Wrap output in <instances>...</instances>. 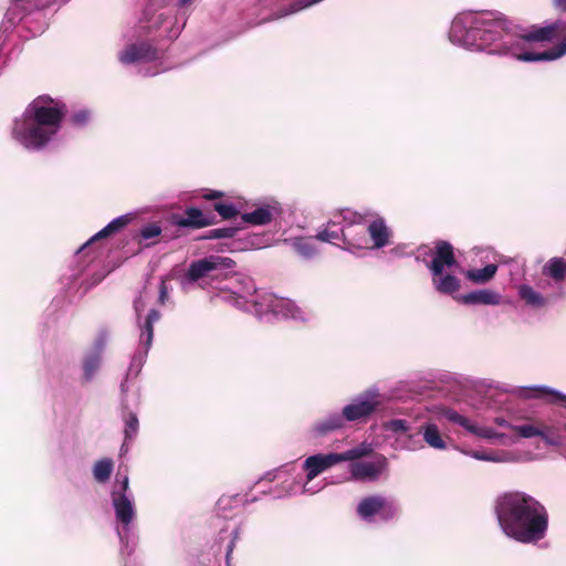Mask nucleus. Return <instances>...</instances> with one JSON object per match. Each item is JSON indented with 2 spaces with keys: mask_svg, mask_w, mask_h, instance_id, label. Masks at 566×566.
Returning <instances> with one entry per match:
<instances>
[{
  "mask_svg": "<svg viewBox=\"0 0 566 566\" xmlns=\"http://www.w3.org/2000/svg\"><path fill=\"white\" fill-rule=\"evenodd\" d=\"M565 30L566 22L562 20L524 30L497 11H463L451 21L448 35L452 44L467 50L535 62L554 61L566 54V35L544 52L530 51L533 42L551 41Z\"/></svg>",
  "mask_w": 566,
  "mask_h": 566,
  "instance_id": "obj_1",
  "label": "nucleus"
},
{
  "mask_svg": "<svg viewBox=\"0 0 566 566\" xmlns=\"http://www.w3.org/2000/svg\"><path fill=\"white\" fill-rule=\"evenodd\" d=\"M494 511L502 532L522 544H535L546 536L548 512L532 495L512 491L500 495Z\"/></svg>",
  "mask_w": 566,
  "mask_h": 566,
  "instance_id": "obj_2",
  "label": "nucleus"
},
{
  "mask_svg": "<svg viewBox=\"0 0 566 566\" xmlns=\"http://www.w3.org/2000/svg\"><path fill=\"white\" fill-rule=\"evenodd\" d=\"M144 18L139 25L124 33L125 45L117 53V59L125 66L156 62L161 57V51L150 42L149 34L156 33L158 38L175 40L185 28V20L178 21L170 9L155 11L149 6Z\"/></svg>",
  "mask_w": 566,
  "mask_h": 566,
  "instance_id": "obj_3",
  "label": "nucleus"
},
{
  "mask_svg": "<svg viewBox=\"0 0 566 566\" xmlns=\"http://www.w3.org/2000/svg\"><path fill=\"white\" fill-rule=\"evenodd\" d=\"M65 114L66 106L62 101L41 95L14 120L12 137L27 150H43L56 139Z\"/></svg>",
  "mask_w": 566,
  "mask_h": 566,
  "instance_id": "obj_4",
  "label": "nucleus"
},
{
  "mask_svg": "<svg viewBox=\"0 0 566 566\" xmlns=\"http://www.w3.org/2000/svg\"><path fill=\"white\" fill-rule=\"evenodd\" d=\"M111 504L115 514L116 533L122 548L132 554L137 545L134 522L137 516L135 497L129 488V478L118 472L111 489Z\"/></svg>",
  "mask_w": 566,
  "mask_h": 566,
  "instance_id": "obj_5",
  "label": "nucleus"
},
{
  "mask_svg": "<svg viewBox=\"0 0 566 566\" xmlns=\"http://www.w3.org/2000/svg\"><path fill=\"white\" fill-rule=\"evenodd\" d=\"M432 259L427 262L432 276V285L441 294H453L460 289V280L454 275L459 268L452 245L447 241H438L434 250L429 249Z\"/></svg>",
  "mask_w": 566,
  "mask_h": 566,
  "instance_id": "obj_6",
  "label": "nucleus"
},
{
  "mask_svg": "<svg viewBox=\"0 0 566 566\" xmlns=\"http://www.w3.org/2000/svg\"><path fill=\"white\" fill-rule=\"evenodd\" d=\"M235 262L227 256L208 255L192 261L182 279V286L199 283L201 287L206 284L222 282L233 271Z\"/></svg>",
  "mask_w": 566,
  "mask_h": 566,
  "instance_id": "obj_7",
  "label": "nucleus"
},
{
  "mask_svg": "<svg viewBox=\"0 0 566 566\" xmlns=\"http://www.w3.org/2000/svg\"><path fill=\"white\" fill-rule=\"evenodd\" d=\"M247 312L252 313L262 322L274 319H304L303 311L290 298L279 297L272 293L263 292L258 298L244 304Z\"/></svg>",
  "mask_w": 566,
  "mask_h": 566,
  "instance_id": "obj_8",
  "label": "nucleus"
},
{
  "mask_svg": "<svg viewBox=\"0 0 566 566\" xmlns=\"http://www.w3.org/2000/svg\"><path fill=\"white\" fill-rule=\"evenodd\" d=\"M370 452L371 448L366 443H361L342 453H316L307 457L302 465L303 470L306 473V481L303 484L302 490L303 493L314 494L318 491V489L312 490V488H308L307 485L311 481H313L317 475H319L324 471L344 461L358 460L363 457L368 455Z\"/></svg>",
  "mask_w": 566,
  "mask_h": 566,
  "instance_id": "obj_9",
  "label": "nucleus"
},
{
  "mask_svg": "<svg viewBox=\"0 0 566 566\" xmlns=\"http://www.w3.org/2000/svg\"><path fill=\"white\" fill-rule=\"evenodd\" d=\"M356 513L366 523H387L398 515L399 505L394 499L379 494L369 495L359 501Z\"/></svg>",
  "mask_w": 566,
  "mask_h": 566,
  "instance_id": "obj_10",
  "label": "nucleus"
},
{
  "mask_svg": "<svg viewBox=\"0 0 566 566\" xmlns=\"http://www.w3.org/2000/svg\"><path fill=\"white\" fill-rule=\"evenodd\" d=\"M160 313L156 308H150L143 325V333H139L138 346L130 359V364L126 374V380L120 384L122 391H126V382L129 377H137L144 364L146 363L149 349L154 339V324L160 319Z\"/></svg>",
  "mask_w": 566,
  "mask_h": 566,
  "instance_id": "obj_11",
  "label": "nucleus"
},
{
  "mask_svg": "<svg viewBox=\"0 0 566 566\" xmlns=\"http://www.w3.org/2000/svg\"><path fill=\"white\" fill-rule=\"evenodd\" d=\"M340 217L343 221L348 224H359L365 221L367 218H373L367 227V232L373 242L371 249H382L390 243L391 230L386 224V221L382 217L376 214L370 210H366L365 212H357L350 209H345L340 212Z\"/></svg>",
  "mask_w": 566,
  "mask_h": 566,
  "instance_id": "obj_12",
  "label": "nucleus"
},
{
  "mask_svg": "<svg viewBox=\"0 0 566 566\" xmlns=\"http://www.w3.org/2000/svg\"><path fill=\"white\" fill-rule=\"evenodd\" d=\"M382 395L378 387L371 386L350 399L342 412L347 422L364 420L370 417L381 405Z\"/></svg>",
  "mask_w": 566,
  "mask_h": 566,
  "instance_id": "obj_13",
  "label": "nucleus"
},
{
  "mask_svg": "<svg viewBox=\"0 0 566 566\" xmlns=\"http://www.w3.org/2000/svg\"><path fill=\"white\" fill-rule=\"evenodd\" d=\"M295 465L293 463H286L273 471L266 472L256 484H261L262 482H273L275 480H282L280 485V490H277L274 494V497H283L286 495H291L297 492L298 486L302 483V480L294 475Z\"/></svg>",
  "mask_w": 566,
  "mask_h": 566,
  "instance_id": "obj_14",
  "label": "nucleus"
},
{
  "mask_svg": "<svg viewBox=\"0 0 566 566\" xmlns=\"http://www.w3.org/2000/svg\"><path fill=\"white\" fill-rule=\"evenodd\" d=\"M388 468L386 457L379 454L373 461H356L349 464V480L373 482Z\"/></svg>",
  "mask_w": 566,
  "mask_h": 566,
  "instance_id": "obj_15",
  "label": "nucleus"
},
{
  "mask_svg": "<svg viewBox=\"0 0 566 566\" xmlns=\"http://www.w3.org/2000/svg\"><path fill=\"white\" fill-rule=\"evenodd\" d=\"M282 213V207L276 200L270 199L255 206L250 212H243V222L252 226H266Z\"/></svg>",
  "mask_w": 566,
  "mask_h": 566,
  "instance_id": "obj_16",
  "label": "nucleus"
},
{
  "mask_svg": "<svg viewBox=\"0 0 566 566\" xmlns=\"http://www.w3.org/2000/svg\"><path fill=\"white\" fill-rule=\"evenodd\" d=\"M221 291H230L233 294V304L245 311L244 304L251 305V302L258 298L262 293L256 292L255 284L251 277H238L235 279V283L230 285L226 284L219 287Z\"/></svg>",
  "mask_w": 566,
  "mask_h": 566,
  "instance_id": "obj_17",
  "label": "nucleus"
},
{
  "mask_svg": "<svg viewBox=\"0 0 566 566\" xmlns=\"http://www.w3.org/2000/svg\"><path fill=\"white\" fill-rule=\"evenodd\" d=\"M316 239L323 242L334 243L335 241H343L346 244L344 248L347 251H352V248H366V238L361 235L359 239L349 238V234L345 232L344 227H337L336 221H331L328 228L319 231L316 234Z\"/></svg>",
  "mask_w": 566,
  "mask_h": 566,
  "instance_id": "obj_18",
  "label": "nucleus"
},
{
  "mask_svg": "<svg viewBox=\"0 0 566 566\" xmlns=\"http://www.w3.org/2000/svg\"><path fill=\"white\" fill-rule=\"evenodd\" d=\"M346 423L347 421L342 411H333L312 424L311 434L314 438H323L333 432L343 430L346 427Z\"/></svg>",
  "mask_w": 566,
  "mask_h": 566,
  "instance_id": "obj_19",
  "label": "nucleus"
},
{
  "mask_svg": "<svg viewBox=\"0 0 566 566\" xmlns=\"http://www.w3.org/2000/svg\"><path fill=\"white\" fill-rule=\"evenodd\" d=\"M514 392L518 397L525 399H533L547 395L549 396L548 402L559 403L563 406L566 405V394L544 385L518 387L514 390Z\"/></svg>",
  "mask_w": 566,
  "mask_h": 566,
  "instance_id": "obj_20",
  "label": "nucleus"
},
{
  "mask_svg": "<svg viewBox=\"0 0 566 566\" xmlns=\"http://www.w3.org/2000/svg\"><path fill=\"white\" fill-rule=\"evenodd\" d=\"M30 0H9V7L4 13L0 30L11 31L27 14Z\"/></svg>",
  "mask_w": 566,
  "mask_h": 566,
  "instance_id": "obj_21",
  "label": "nucleus"
},
{
  "mask_svg": "<svg viewBox=\"0 0 566 566\" xmlns=\"http://www.w3.org/2000/svg\"><path fill=\"white\" fill-rule=\"evenodd\" d=\"M134 219L133 213L122 214L115 219H113L107 226H105L102 230L95 233L87 242H85L78 250L77 253L85 250L91 243L96 240L107 238L112 234H115L123 230L126 226H128Z\"/></svg>",
  "mask_w": 566,
  "mask_h": 566,
  "instance_id": "obj_22",
  "label": "nucleus"
},
{
  "mask_svg": "<svg viewBox=\"0 0 566 566\" xmlns=\"http://www.w3.org/2000/svg\"><path fill=\"white\" fill-rule=\"evenodd\" d=\"M213 216H206L199 208H187L184 217H177L175 224L180 228H203L212 223Z\"/></svg>",
  "mask_w": 566,
  "mask_h": 566,
  "instance_id": "obj_23",
  "label": "nucleus"
},
{
  "mask_svg": "<svg viewBox=\"0 0 566 566\" xmlns=\"http://www.w3.org/2000/svg\"><path fill=\"white\" fill-rule=\"evenodd\" d=\"M458 300L465 305H499L501 302V295L491 290H476L460 295Z\"/></svg>",
  "mask_w": 566,
  "mask_h": 566,
  "instance_id": "obj_24",
  "label": "nucleus"
},
{
  "mask_svg": "<svg viewBox=\"0 0 566 566\" xmlns=\"http://www.w3.org/2000/svg\"><path fill=\"white\" fill-rule=\"evenodd\" d=\"M517 293L525 305L531 308L539 310L548 304V298L528 284H521Z\"/></svg>",
  "mask_w": 566,
  "mask_h": 566,
  "instance_id": "obj_25",
  "label": "nucleus"
},
{
  "mask_svg": "<svg viewBox=\"0 0 566 566\" xmlns=\"http://www.w3.org/2000/svg\"><path fill=\"white\" fill-rule=\"evenodd\" d=\"M420 432L422 434L423 441L431 448L437 450H444L447 448V443L443 440L439 428L436 423H424L420 427Z\"/></svg>",
  "mask_w": 566,
  "mask_h": 566,
  "instance_id": "obj_26",
  "label": "nucleus"
},
{
  "mask_svg": "<svg viewBox=\"0 0 566 566\" xmlns=\"http://www.w3.org/2000/svg\"><path fill=\"white\" fill-rule=\"evenodd\" d=\"M543 273L554 281H563L566 277V261L563 258H552L543 268Z\"/></svg>",
  "mask_w": 566,
  "mask_h": 566,
  "instance_id": "obj_27",
  "label": "nucleus"
},
{
  "mask_svg": "<svg viewBox=\"0 0 566 566\" xmlns=\"http://www.w3.org/2000/svg\"><path fill=\"white\" fill-rule=\"evenodd\" d=\"M114 470V461L111 458H103L97 460L92 469L93 476L96 482L106 483Z\"/></svg>",
  "mask_w": 566,
  "mask_h": 566,
  "instance_id": "obj_28",
  "label": "nucleus"
},
{
  "mask_svg": "<svg viewBox=\"0 0 566 566\" xmlns=\"http://www.w3.org/2000/svg\"><path fill=\"white\" fill-rule=\"evenodd\" d=\"M102 357L98 353H87L84 356L82 369H83V380L85 382L91 381L97 370L101 367Z\"/></svg>",
  "mask_w": 566,
  "mask_h": 566,
  "instance_id": "obj_29",
  "label": "nucleus"
},
{
  "mask_svg": "<svg viewBox=\"0 0 566 566\" xmlns=\"http://www.w3.org/2000/svg\"><path fill=\"white\" fill-rule=\"evenodd\" d=\"M496 271H497V265L490 263L482 269L469 270L467 272L465 276L468 280H470L474 283L483 284V283L489 282L495 275Z\"/></svg>",
  "mask_w": 566,
  "mask_h": 566,
  "instance_id": "obj_30",
  "label": "nucleus"
},
{
  "mask_svg": "<svg viewBox=\"0 0 566 566\" xmlns=\"http://www.w3.org/2000/svg\"><path fill=\"white\" fill-rule=\"evenodd\" d=\"M469 432L476 437L483 438V439H488L491 441H499V443H501V444L507 443L506 434L496 432L491 427H480L472 422V424L469 428Z\"/></svg>",
  "mask_w": 566,
  "mask_h": 566,
  "instance_id": "obj_31",
  "label": "nucleus"
},
{
  "mask_svg": "<svg viewBox=\"0 0 566 566\" xmlns=\"http://www.w3.org/2000/svg\"><path fill=\"white\" fill-rule=\"evenodd\" d=\"M292 245L296 253L301 255L305 260H310L314 258L317 254V250L312 242V240L303 239V238H295L292 241Z\"/></svg>",
  "mask_w": 566,
  "mask_h": 566,
  "instance_id": "obj_32",
  "label": "nucleus"
},
{
  "mask_svg": "<svg viewBox=\"0 0 566 566\" xmlns=\"http://www.w3.org/2000/svg\"><path fill=\"white\" fill-rule=\"evenodd\" d=\"M124 438L135 440L139 431V420L135 412L128 411L123 416Z\"/></svg>",
  "mask_w": 566,
  "mask_h": 566,
  "instance_id": "obj_33",
  "label": "nucleus"
},
{
  "mask_svg": "<svg viewBox=\"0 0 566 566\" xmlns=\"http://www.w3.org/2000/svg\"><path fill=\"white\" fill-rule=\"evenodd\" d=\"M420 429L411 433L410 431L406 433L405 436H399L397 438V443H399L401 449L408 450V451H417L423 448L422 440L420 439Z\"/></svg>",
  "mask_w": 566,
  "mask_h": 566,
  "instance_id": "obj_34",
  "label": "nucleus"
},
{
  "mask_svg": "<svg viewBox=\"0 0 566 566\" xmlns=\"http://www.w3.org/2000/svg\"><path fill=\"white\" fill-rule=\"evenodd\" d=\"M148 304V295L147 292H140L134 300L133 306L135 311V319L136 325L139 328V333H143V325L145 324V317H143V313L146 310Z\"/></svg>",
  "mask_w": 566,
  "mask_h": 566,
  "instance_id": "obj_35",
  "label": "nucleus"
},
{
  "mask_svg": "<svg viewBox=\"0 0 566 566\" xmlns=\"http://www.w3.org/2000/svg\"><path fill=\"white\" fill-rule=\"evenodd\" d=\"M524 460L521 453L510 450L493 451L490 457V462L494 463H518Z\"/></svg>",
  "mask_w": 566,
  "mask_h": 566,
  "instance_id": "obj_36",
  "label": "nucleus"
},
{
  "mask_svg": "<svg viewBox=\"0 0 566 566\" xmlns=\"http://www.w3.org/2000/svg\"><path fill=\"white\" fill-rule=\"evenodd\" d=\"M441 416L449 422L457 423L469 432V428L472 424V421L467 417L460 415L457 410L452 408H444L441 411Z\"/></svg>",
  "mask_w": 566,
  "mask_h": 566,
  "instance_id": "obj_37",
  "label": "nucleus"
},
{
  "mask_svg": "<svg viewBox=\"0 0 566 566\" xmlns=\"http://www.w3.org/2000/svg\"><path fill=\"white\" fill-rule=\"evenodd\" d=\"M384 428L386 431L405 436L411 430V424L405 419H391L384 423Z\"/></svg>",
  "mask_w": 566,
  "mask_h": 566,
  "instance_id": "obj_38",
  "label": "nucleus"
},
{
  "mask_svg": "<svg viewBox=\"0 0 566 566\" xmlns=\"http://www.w3.org/2000/svg\"><path fill=\"white\" fill-rule=\"evenodd\" d=\"M512 430L515 431L521 438L530 439L542 434V429L530 423L512 426Z\"/></svg>",
  "mask_w": 566,
  "mask_h": 566,
  "instance_id": "obj_39",
  "label": "nucleus"
},
{
  "mask_svg": "<svg viewBox=\"0 0 566 566\" xmlns=\"http://www.w3.org/2000/svg\"><path fill=\"white\" fill-rule=\"evenodd\" d=\"M239 231L235 227H221V228H214L210 229L206 238L207 239H226V238H233L237 232Z\"/></svg>",
  "mask_w": 566,
  "mask_h": 566,
  "instance_id": "obj_40",
  "label": "nucleus"
},
{
  "mask_svg": "<svg viewBox=\"0 0 566 566\" xmlns=\"http://www.w3.org/2000/svg\"><path fill=\"white\" fill-rule=\"evenodd\" d=\"M213 208L226 220L234 218L239 213V210L231 202H216Z\"/></svg>",
  "mask_w": 566,
  "mask_h": 566,
  "instance_id": "obj_41",
  "label": "nucleus"
},
{
  "mask_svg": "<svg viewBox=\"0 0 566 566\" xmlns=\"http://www.w3.org/2000/svg\"><path fill=\"white\" fill-rule=\"evenodd\" d=\"M538 437L547 446L558 447L560 444V437H559L556 428L551 427V428L542 429V434H538Z\"/></svg>",
  "mask_w": 566,
  "mask_h": 566,
  "instance_id": "obj_42",
  "label": "nucleus"
},
{
  "mask_svg": "<svg viewBox=\"0 0 566 566\" xmlns=\"http://www.w3.org/2000/svg\"><path fill=\"white\" fill-rule=\"evenodd\" d=\"M90 119H91V112L86 108H81V109L75 111L70 118L72 125H74L76 127L85 126L90 122Z\"/></svg>",
  "mask_w": 566,
  "mask_h": 566,
  "instance_id": "obj_43",
  "label": "nucleus"
},
{
  "mask_svg": "<svg viewBox=\"0 0 566 566\" xmlns=\"http://www.w3.org/2000/svg\"><path fill=\"white\" fill-rule=\"evenodd\" d=\"M161 233V228L157 223H149L140 229V238L145 241L155 239Z\"/></svg>",
  "mask_w": 566,
  "mask_h": 566,
  "instance_id": "obj_44",
  "label": "nucleus"
},
{
  "mask_svg": "<svg viewBox=\"0 0 566 566\" xmlns=\"http://www.w3.org/2000/svg\"><path fill=\"white\" fill-rule=\"evenodd\" d=\"M107 340H108L107 332L101 331L94 342L93 349L90 353H98L102 356V353L106 347Z\"/></svg>",
  "mask_w": 566,
  "mask_h": 566,
  "instance_id": "obj_45",
  "label": "nucleus"
},
{
  "mask_svg": "<svg viewBox=\"0 0 566 566\" xmlns=\"http://www.w3.org/2000/svg\"><path fill=\"white\" fill-rule=\"evenodd\" d=\"M197 0H176V6L179 10H182L180 17H178L175 12V10L172 8H169L174 14L176 15V18L178 19V21H182V20H187V14H186V10L188 7H190L191 4H193Z\"/></svg>",
  "mask_w": 566,
  "mask_h": 566,
  "instance_id": "obj_46",
  "label": "nucleus"
},
{
  "mask_svg": "<svg viewBox=\"0 0 566 566\" xmlns=\"http://www.w3.org/2000/svg\"><path fill=\"white\" fill-rule=\"evenodd\" d=\"M231 535H232V538H231V541L229 542V544L227 546V553H226V564H227V566H230V558H231V554L233 552V548L235 546V541L239 537V530L234 528L231 532Z\"/></svg>",
  "mask_w": 566,
  "mask_h": 566,
  "instance_id": "obj_47",
  "label": "nucleus"
},
{
  "mask_svg": "<svg viewBox=\"0 0 566 566\" xmlns=\"http://www.w3.org/2000/svg\"><path fill=\"white\" fill-rule=\"evenodd\" d=\"M463 453L475 460L490 462L491 452L471 450L464 451Z\"/></svg>",
  "mask_w": 566,
  "mask_h": 566,
  "instance_id": "obj_48",
  "label": "nucleus"
},
{
  "mask_svg": "<svg viewBox=\"0 0 566 566\" xmlns=\"http://www.w3.org/2000/svg\"><path fill=\"white\" fill-rule=\"evenodd\" d=\"M231 501H234L235 503H239V502H241V497L238 494L234 495L233 497L222 496V497L219 499L217 505H218L219 510H226Z\"/></svg>",
  "mask_w": 566,
  "mask_h": 566,
  "instance_id": "obj_49",
  "label": "nucleus"
},
{
  "mask_svg": "<svg viewBox=\"0 0 566 566\" xmlns=\"http://www.w3.org/2000/svg\"><path fill=\"white\" fill-rule=\"evenodd\" d=\"M202 197L206 200L212 201V200L223 197V192L218 191V190H206Z\"/></svg>",
  "mask_w": 566,
  "mask_h": 566,
  "instance_id": "obj_50",
  "label": "nucleus"
},
{
  "mask_svg": "<svg viewBox=\"0 0 566 566\" xmlns=\"http://www.w3.org/2000/svg\"><path fill=\"white\" fill-rule=\"evenodd\" d=\"M167 294H168V291H167L166 283L164 281H161L160 286H159V302L161 304L165 303V301L167 298Z\"/></svg>",
  "mask_w": 566,
  "mask_h": 566,
  "instance_id": "obj_51",
  "label": "nucleus"
},
{
  "mask_svg": "<svg viewBox=\"0 0 566 566\" xmlns=\"http://www.w3.org/2000/svg\"><path fill=\"white\" fill-rule=\"evenodd\" d=\"M552 6L558 11L566 12V0H552Z\"/></svg>",
  "mask_w": 566,
  "mask_h": 566,
  "instance_id": "obj_52",
  "label": "nucleus"
},
{
  "mask_svg": "<svg viewBox=\"0 0 566 566\" xmlns=\"http://www.w3.org/2000/svg\"><path fill=\"white\" fill-rule=\"evenodd\" d=\"M133 441L134 440H126V438H124L123 444H122V447L119 449V455L120 457L125 455L128 452Z\"/></svg>",
  "mask_w": 566,
  "mask_h": 566,
  "instance_id": "obj_53",
  "label": "nucleus"
},
{
  "mask_svg": "<svg viewBox=\"0 0 566 566\" xmlns=\"http://www.w3.org/2000/svg\"><path fill=\"white\" fill-rule=\"evenodd\" d=\"M494 422L500 426V427H505V428H510L512 429V426L506 419H504L503 417H496L494 419Z\"/></svg>",
  "mask_w": 566,
  "mask_h": 566,
  "instance_id": "obj_54",
  "label": "nucleus"
},
{
  "mask_svg": "<svg viewBox=\"0 0 566 566\" xmlns=\"http://www.w3.org/2000/svg\"><path fill=\"white\" fill-rule=\"evenodd\" d=\"M159 72H160V70H159L158 67H156V70H154V71H148V70H147V71H145L143 74H144L145 76H153V75L158 74Z\"/></svg>",
  "mask_w": 566,
  "mask_h": 566,
  "instance_id": "obj_55",
  "label": "nucleus"
},
{
  "mask_svg": "<svg viewBox=\"0 0 566 566\" xmlns=\"http://www.w3.org/2000/svg\"><path fill=\"white\" fill-rule=\"evenodd\" d=\"M255 500H256V497H251V499H247L245 501L254 502Z\"/></svg>",
  "mask_w": 566,
  "mask_h": 566,
  "instance_id": "obj_56",
  "label": "nucleus"
}]
</instances>
